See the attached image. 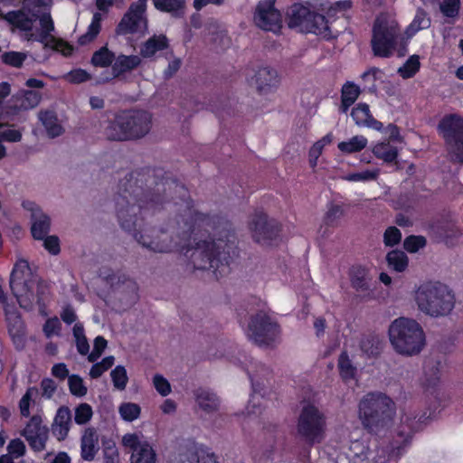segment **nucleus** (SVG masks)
<instances>
[{
  "label": "nucleus",
  "mask_w": 463,
  "mask_h": 463,
  "mask_svg": "<svg viewBox=\"0 0 463 463\" xmlns=\"http://www.w3.org/2000/svg\"><path fill=\"white\" fill-rule=\"evenodd\" d=\"M115 200L120 227L144 248L185 256L192 251L194 269L212 270L217 279L230 272L239 254L232 223L195 210L186 187L162 169L128 173Z\"/></svg>",
  "instance_id": "obj_1"
},
{
  "label": "nucleus",
  "mask_w": 463,
  "mask_h": 463,
  "mask_svg": "<svg viewBox=\"0 0 463 463\" xmlns=\"http://www.w3.org/2000/svg\"><path fill=\"white\" fill-rule=\"evenodd\" d=\"M395 414V403L381 392H367L358 403V417L364 430L377 434L388 426Z\"/></svg>",
  "instance_id": "obj_2"
},
{
  "label": "nucleus",
  "mask_w": 463,
  "mask_h": 463,
  "mask_svg": "<svg viewBox=\"0 0 463 463\" xmlns=\"http://www.w3.org/2000/svg\"><path fill=\"white\" fill-rule=\"evenodd\" d=\"M389 339L398 354L407 356L420 354L426 344L421 326L416 320L403 317L390 325Z\"/></svg>",
  "instance_id": "obj_3"
},
{
  "label": "nucleus",
  "mask_w": 463,
  "mask_h": 463,
  "mask_svg": "<svg viewBox=\"0 0 463 463\" xmlns=\"http://www.w3.org/2000/svg\"><path fill=\"white\" fill-rule=\"evenodd\" d=\"M420 310L431 317L446 316L455 305L451 290L440 282H426L416 292Z\"/></svg>",
  "instance_id": "obj_4"
},
{
  "label": "nucleus",
  "mask_w": 463,
  "mask_h": 463,
  "mask_svg": "<svg viewBox=\"0 0 463 463\" xmlns=\"http://www.w3.org/2000/svg\"><path fill=\"white\" fill-rule=\"evenodd\" d=\"M400 32L401 28L394 18L384 13L377 15L372 29L371 47L373 55L381 58L391 57Z\"/></svg>",
  "instance_id": "obj_5"
},
{
  "label": "nucleus",
  "mask_w": 463,
  "mask_h": 463,
  "mask_svg": "<svg viewBox=\"0 0 463 463\" xmlns=\"http://www.w3.org/2000/svg\"><path fill=\"white\" fill-rule=\"evenodd\" d=\"M326 418L314 404L304 405L297 422L298 436L307 446L320 444L326 438Z\"/></svg>",
  "instance_id": "obj_6"
},
{
  "label": "nucleus",
  "mask_w": 463,
  "mask_h": 463,
  "mask_svg": "<svg viewBox=\"0 0 463 463\" xmlns=\"http://www.w3.org/2000/svg\"><path fill=\"white\" fill-rule=\"evenodd\" d=\"M438 131L453 161L463 165V118L455 113L445 115L438 124Z\"/></svg>",
  "instance_id": "obj_7"
},
{
  "label": "nucleus",
  "mask_w": 463,
  "mask_h": 463,
  "mask_svg": "<svg viewBox=\"0 0 463 463\" xmlns=\"http://www.w3.org/2000/svg\"><path fill=\"white\" fill-rule=\"evenodd\" d=\"M279 325L263 311L250 317L248 325V336L259 346H269L279 334Z\"/></svg>",
  "instance_id": "obj_8"
},
{
  "label": "nucleus",
  "mask_w": 463,
  "mask_h": 463,
  "mask_svg": "<svg viewBox=\"0 0 463 463\" xmlns=\"http://www.w3.org/2000/svg\"><path fill=\"white\" fill-rule=\"evenodd\" d=\"M249 229L255 242L270 246L279 239L281 225L275 219L269 218L267 213L256 212L249 223Z\"/></svg>",
  "instance_id": "obj_9"
},
{
  "label": "nucleus",
  "mask_w": 463,
  "mask_h": 463,
  "mask_svg": "<svg viewBox=\"0 0 463 463\" xmlns=\"http://www.w3.org/2000/svg\"><path fill=\"white\" fill-rule=\"evenodd\" d=\"M276 0H260L253 14L257 27L263 31L277 33L282 27L280 12L275 6Z\"/></svg>",
  "instance_id": "obj_10"
},
{
  "label": "nucleus",
  "mask_w": 463,
  "mask_h": 463,
  "mask_svg": "<svg viewBox=\"0 0 463 463\" xmlns=\"http://www.w3.org/2000/svg\"><path fill=\"white\" fill-rule=\"evenodd\" d=\"M22 436L24 437L33 451L41 452L45 449L49 438V429L43 425L40 415H33L23 430Z\"/></svg>",
  "instance_id": "obj_11"
},
{
  "label": "nucleus",
  "mask_w": 463,
  "mask_h": 463,
  "mask_svg": "<svg viewBox=\"0 0 463 463\" xmlns=\"http://www.w3.org/2000/svg\"><path fill=\"white\" fill-rule=\"evenodd\" d=\"M23 207L32 212L31 233L34 240L42 241L48 235L51 228L50 217L43 213L33 202L24 201Z\"/></svg>",
  "instance_id": "obj_12"
},
{
  "label": "nucleus",
  "mask_w": 463,
  "mask_h": 463,
  "mask_svg": "<svg viewBox=\"0 0 463 463\" xmlns=\"http://www.w3.org/2000/svg\"><path fill=\"white\" fill-rule=\"evenodd\" d=\"M128 125L126 110L119 111L112 118L107 120L104 134L110 141L132 140L131 132L128 131Z\"/></svg>",
  "instance_id": "obj_13"
},
{
  "label": "nucleus",
  "mask_w": 463,
  "mask_h": 463,
  "mask_svg": "<svg viewBox=\"0 0 463 463\" xmlns=\"http://www.w3.org/2000/svg\"><path fill=\"white\" fill-rule=\"evenodd\" d=\"M132 140L144 137L151 129L152 116L146 110H126Z\"/></svg>",
  "instance_id": "obj_14"
},
{
  "label": "nucleus",
  "mask_w": 463,
  "mask_h": 463,
  "mask_svg": "<svg viewBox=\"0 0 463 463\" xmlns=\"http://www.w3.org/2000/svg\"><path fill=\"white\" fill-rule=\"evenodd\" d=\"M252 81L260 94H267L277 90L279 77L276 70L266 66L258 69Z\"/></svg>",
  "instance_id": "obj_15"
},
{
  "label": "nucleus",
  "mask_w": 463,
  "mask_h": 463,
  "mask_svg": "<svg viewBox=\"0 0 463 463\" xmlns=\"http://www.w3.org/2000/svg\"><path fill=\"white\" fill-rule=\"evenodd\" d=\"M247 374L250 381L252 389V393L246 407L247 416L249 419L253 417L260 418L263 414V411L265 409V405L262 402L264 401V394L261 393L263 384L255 379V376L249 371H247Z\"/></svg>",
  "instance_id": "obj_16"
},
{
  "label": "nucleus",
  "mask_w": 463,
  "mask_h": 463,
  "mask_svg": "<svg viewBox=\"0 0 463 463\" xmlns=\"http://www.w3.org/2000/svg\"><path fill=\"white\" fill-rule=\"evenodd\" d=\"M350 116L355 125L359 127H367L378 131L383 127L382 122L373 117L369 105L364 102L356 104V106L352 109Z\"/></svg>",
  "instance_id": "obj_17"
},
{
  "label": "nucleus",
  "mask_w": 463,
  "mask_h": 463,
  "mask_svg": "<svg viewBox=\"0 0 463 463\" xmlns=\"http://www.w3.org/2000/svg\"><path fill=\"white\" fill-rule=\"evenodd\" d=\"M349 279L351 286L356 291H366L369 289V281L371 279L369 269L361 264L352 265L349 269Z\"/></svg>",
  "instance_id": "obj_18"
},
{
  "label": "nucleus",
  "mask_w": 463,
  "mask_h": 463,
  "mask_svg": "<svg viewBox=\"0 0 463 463\" xmlns=\"http://www.w3.org/2000/svg\"><path fill=\"white\" fill-rule=\"evenodd\" d=\"M304 30L307 33L322 36L326 40H329L333 37L326 17L324 14L316 12L311 13Z\"/></svg>",
  "instance_id": "obj_19"
},
{
  "label": "nucleus",
  "mask_w": 463,
  "mask_h": 463,
  "mask_svg": "<svg viewBox=\"0 0 463 463\" xmlns=\"http://www.w3.org/2000/svg\"><path fill=\"white\" fill-rule=\"evenodd\" d=\"M195 402L200 409L206 413H213L219 410L220 399L212 391L204 388H198L194 392Z\"/></svg>",
  "instance_id": "obj_20"
},
{
  "label": "nucleus",
  "mask_w": 463,
  "mask_h": 463,
  "mask_svg": "<svg viewBox=\"0 0 463 463\" xmlns=\"http://www.w3.org/2000/svg\"><path fill=\"white\" fill-rule=\"evenodd\" d=\"M140 64L141 59L137 55L119 54L118 57L115 56L112 72L115 77H119L126 72L137 69Z\"/></svg>",
  "instance_id": "obj_21"
},
{
  "label": "nucleus",
  "mask_w": 463,
  "mask_h": 463,
  "mask_svg": "<svg viewBox=\"0 0 463 463\" xmlns=\"http://www.w3.org/2000/svg\"><path fill=\"white\" fill-rule=\"evenodd\" d=\"M3 17L9 24L21 31L30 32L33 29L34 19L23 10L9 11Z\"/></svg>",
  "instance_id": "obj_22"
},
{
  "label": "nucleus",
  "mask_w": 463,
  "mask_h": 463,
  "mask_svg": "<svg viewBox=\"0 0 463 463\" xmlns=\"http://www.w3.org/2000/svg\"><path fill=\"white\" fill-rule=\"evenodd\" d=\"M168 46V39L165 35H154L144 43L141 46L140 53L144 58H150L157 52L167 49Z\"/></svg>",
  "instance_id": "obj_23"
},
{
  "label": "nucleus",
  "mask_w": 463,
  "mask_h": 463,
  "mask_svg": "<svg viewBox=\"0 0 463 463\" xmlns=\"http://www.w3.org/2000/svg\"><path fill=\"white\" fill-rule=\"evenodd\" d=\"M99 276L110 285L111 288H118L120 284L128 283V287L131 288L132 291L137 293V283L131 280L125 274L118 275L113 270L107 268H101L99 270Z\"/></svg>",
  "instance_id": "obj_24"
},
{
  "label": "nucleus",
  "mask_w": 463,
  "mask_h": 463,
  "mask_svg": "<svg viewBox=\"0 0 463 463\" xmlns=\"http://www.w3.org/2000/svg\"><path fill=\"white\" fill-rule=\"evenodd\" d=\"M39 119L45 128L48 137L54 138L62 135L64 129L58 122V118L53 111H41Z\"/></svg>",
  "instance_id": "obj_25"
},
{
  "label": "nucleus",
  "mask_w": 463,
  "mask_h": 463,
  "mask_svg": "<svg viewBox=\"0 0 463 463\" xmlns=\"http://www.w3.org/2000/svg\"><path fill=\"white\" fill-rule=\"evenodd\" d=\"M102 14L96 12L92 15L91 22L88 26L87 32L78 38V43L80 46L87 45L93 42L101 31Z\"/></svg>",
  "instance_id": "obj_26"
},
{
  "label": "nucleus",
  "mask_w": 463,
  "mask_h": 463,
  "mask_svg": "<svg viewBox=\"0 0 463 463\" xmlns=\"http://www.w3.org/2000/svg\"><path fill=\"white\" fill-rule=\"evenodd\" d=\"M141 20L137 15L127 11L116 27V33L118 35L136 33Z\"/></svg>",
  "instance_id": "obj_27"
},
{
  "label": "nucleus",
  "mask_w": 463,
  "mask_h": 463,
  "mask_svg": "<svg viewBox=\"0 0 463 463\" xmlns=\"http://www.w3.org/2000/svg\"><path fill=\"white\" fill-rule=\"evenodd\" d=\"M312 11L303 5H295L291 9L288 19L290 28L302 27L305 29Z\"/></svg>",
  "instance_id": "obj_28"
},
{
  "label": "nucleus",
  "mask_w": 463,
  "mask_h": 463,
  "mask_svg": "<svg viewBox=\"0 0 463 463\" xmlns=\"http://www.w3.org/2000/svg\"><path fill=\"white\" fill-rule=\"evenodd\" d=\"M373 154L376 158L391 164L397 160L399 151L397 147L392 146L390 142H381L373 147Z\"/></svg>",
  "instance_id": "obj_29"
},
{
  "label": "nucleus",
  "mask_w": 463,
  "mask_h": 463,
  "mask_svg": "<svg viewBox=\"0 0 463 463\" xmlns=\"http://www.w3.org/2000/svg\"><path fill=\"white\" fill-rule=\"evenodd\" d=\"M155 8L178 17L185 7V0H152Z\"/></svg>",
  "instance_id": "obj_30"
},
{
  "label": "nucleus",
  "mask_w": 463,
  "mask_h": 463,
  "mask_svg": "<svg viewBox=\"0 0 463 463\" xmlns=\"http://www.w3.org/2000/svg\"><path fill=\"white\" fill-rule=\"evenodd\" d=\"M360 348L368 357H377L383 350V342L375 335H364L361 339Z\"/></svg>",
  "instance_id": "obj_31"
},
{
  "label": "nucleus",
  "mask_w": 463,
  "mask_h": 463,
  "mask_svg": "<svg viewBox=\"0 0 463 463\" xmlns=\"http://www.w3.org/2000/svg\"><path fill=\"white\" fill-rule=\"evenodd\" d=\"M339 375L343 382L348 383L351 380H354L356 375L357 369L353 364L352 361L350 360L348 354L344 351L340 354L338 357V364H337Z\"/></svg>",
  "instance_id": "obj_32"
},
{
  "label": "nucleus",
  "mask_w": 463,
  "mask_h": 463,
  "mask_svg": "<svg viewBox=\"0 0 463 463\" xmlns=\"http://www.w3.org/2000/svg\"><path fill=\"white\" fill-rule=\"evenodd\" d=\"M156 451L147 441H143L142 447L132 451L130 457V463H156Z\"/></svg>",
  "instance_id": "obj_33"
},
{
  "label": "nucleus",
  "mask_w": 463,
  "mask_h": 463,
  "mask_svg": "<svg viewBox=\"0 0 463 463\" xmlns=\"http://www.w3.org/2000/svg\"><path fill=\"white\" fill-rule=\"evenodd\" d=\"M98 438L96 434L90 430L85 433L81 439V458L84 460L91 461L94 459L97 453L96 443Z\"/></svg>",
  "instance_id": "obj_34"
},
{
  "label": "nucleus",
  "mask_w": 463,
  "mask_h": 463,
  "mask_svg": "<svg viewBox=\"0 0 463 463\" xmlns=\"http://www.w3.org/2000/svg\"><path fill=\"white\" fill-rule=\"evenodd\" d=\"M115 53L107 45L93 52L90 62L94 67L107 68L113 65Z\"/></svg>",
  "instance_id": "obj_35"
},
{
  "label": "nucleus",
  "mask_w": 463,
  "mask_h": 463,
  "mask_svg": "<svg viewBox=\"0 0 463 463\" xmlns=\"http://www.w3.org/2000/svg\"><path fill=\"white\" fill-rule=\"evenodd\" d=\"M386 261L390 269L403 272L409 264L408 256L402 250H394L387 253Z\"/></svg>",
  "instance_id": "obj_36"
},
{
  "label": "nucleus",
  "mask_w": 463,
  "mask_h": 463,
  "mask_svg": "<svg viewBox=\"0 0 463 463\" xmlns=\"http://www.w3.org/2000/svg\"><path fill=\"white\" fill-rule=\"evenodd\" d=\"M367 142L364 136H354L348 141L339 142L337 147L344 154H353L362 151L367 146Z\"/></svg>",
  "instance_id": "obj_37"
},
{
  "label": "nucleus",
  "mask_w": 463,
  "mask_h": 463,
  "mask_svg": "<svg viewBox=\"0 0 463 463\" xmlns=\"http://www.w3.org/2000/svg\"><path fill=\"white\" fill-rule=\"evenodd\" d=\"M404 428L405 427L402 425L401 427H399V430L397 431V435L399 438L402 439V442L401 444L393 447L392 449V453L394 454L396 458H400L402 456V454L405 451V449L411 444V441L412 439L414 432L413 429L409 425H406L407 430H405Z\"/></svg>",
  "instance_id": "obj_38"
},
{
  "label": "nucleus",
  "mask_w": 463,
  "mask_h": 463,
  "mask_svg": "<svg viewBox=\"0 0 463 463\" xmlns=\"http://www.w3.org/2000/svg\"><path fill=\"white\" fill-rule=\"evenodd\" d=\"M420 69V56L411 55L402 67L398 69L399 75L404 79L414 77Z\"/></svg>",
  "instance_id": "obj_39"
},
{
  "label": "nucleus",
  "mask_w": 463,
  "mask_h": 463,
  "mask_svg": "<svg viewBox=\"0 0 463 463\" xmlns=\"http://www.w3.org/2000/svg\"><path fill=\"white\" fill-rule=\"evenodd\" d=\"M5 321L9 332L21 333L24 329V324L20 312L16 309L5 310Z\"/></svg>",
  "instance_id": "obj_40"
},
{
  "label": "nucleus",
  "mask_w": 463,
  "mask_h": 463,
  "mask_svg": "<svg viewBox=\"0 0 463 463\" xmlns=\"http://www.w3.org/2000/svg\"><path fill=\"white\" fill-rule=\"evenodd\" d=\"M362 90L354 81H345L341 88V99L354 104Z\"/></svg>",
  "instance_id": "obj_41"
},
{
  "label": "nucleus",
  "mask_w": 463,
  "mask_h": 463,
  "mask_svg": "<svg viewBox=\"0 0 463 463\" xmlns=\"http://www.w3.org/2000/svg\"><path fill=\"white\" fill-rule=\"evenodd\" d=\"M121 418L126 421L137 420L141 412L140 406L133 402H123L118 409Z\"/></svg>",
  "instance_id": "obj_42"
},
{
  "label": "nucleus",
  "mask_w": 463,
  "mask_h": 463,
  "mask_svg": "<svg viewBox=\"0 0 463 463\" xmlns=\"http://www.w3.org/2000/svg\"><path fill=\"white\" fill-rule=\"evenodd\" d=\"M113 385L116 389L123 391L126 389L128 377L127 370L122 365H117L110 373Z\"/></svg>",
  "instance_id": "obj_43"
},
{
  "label": "nucleus",
  "mask_w": 463,
  "mask_h": 463,
  "mask_svg": "<svg viewBox=\"0 0 463 463\" xmlns=\"http://www.w3.org/2000/svg\"><path fill=\"white\" fill-rule=\"evenodd\" d=\"M68 386L71 393L76 397H83L87 394L88 389L82 378L78 374L69 376Z\"/></svg>",
  "instance_id": "obj_44"
},
{
  "label": "nucleus",
  "mask_w": 463,
  "mask_h": 463,
  "mask_svg": "<svg viewBox=\"0 0 463 463\" xmlns=\"http://www.w3.org/2000/svg\"><path fill=\"white\" fill-rule=\"evenodd\" d=\"M27 55L20 52H5L2 54L1 60L3 63L12 66L14 68H21L26 59Z\"/></svg>",
  "instance_id": "obj_45"
},
{
  "label": "nucleus",
  "mask_w": 463,
  "mask_h": 463,
  "mask_svg": "<svg viewBox=\"0 0 463 463\" xmlns=\"http://www.w3.org/2000/svg\"><path fill=\"white\" fill-rule=\"evenodd\" d=\"M39 22L41 25V33L39 41L43 43L49 37L51 38V33L54 31V24L52 18L50 14L45 13L43 14L39 17Z\"/></svg>",
  "instance_id": "obj_46"
},
{
  "label": "nucleus",
  "mask_w": 463,
  "mask_h": 463,
  "mask_svg": "<svg viewBox=\"0 0 463 463\" xmlns=\"http://www.w3.org/2000/svg\"><path fill=\"white\" fill-rule=\"evenodd\" d=\"M427 241L421 235H410L403 242L404 249L410 253H415L426 246Z\"/></svg>",
  "instance_id": "obj_47"
},
{
  "label": "nucleus",
  "mask_w": 463,
  "mask_h": 463,
  "mask_svg": "<svg viewBox=\"0 0 463 463\" xmlns=\"http://www.w3.org/2000/svg\"><path fill=\"white\" fill-rule=\"evenodd\" d=\"M93 415L92 408L88 403H80L75 409L74 420L79 425L89 422Z\"/></svg>",
  "instance_id": "obj_48"
},
{
  "label": "nucleus",
  "mask_w": 463,
  "mask_h": 463,
  "mask_svg": "<svg viewBox=\"0 0 463 463\" xmlns=\"http://www.w3.org/2000/svg\"><path fill=\"white\" fill-rule=\"evenodd\" d=\"M37 393L38 390L35 387H29L22 396L19 401V410L22 417L28 418L30 416L31 402L33 400V396Z\"/></svg>",
  "instance_id": "obj_49"
},
{
  "label": "nucleus",
  "mask_w": 463,
  "mask_h": 463,
  "mask_svg": "<svg viewBox=\"0 0 463 463\" xmlns=\"http://www.w3.org/2000/svg\"><path fill=\"white\" fill-rule=\"evenodd\" d=\"M460 0H443L439 5L442 14L448 18H455L458 15Z\"/></svg>",
  "instance_id": "obj_50"
},
{
  "label": "nucleus",
  "mask_w": 463,
  "mask_h": 463,
  "mask_svg": "<svg viewBox=\"0 0 463 463\" xmlns=\"http://www.w3.org/2000/svg\"><path fill=\"white\" fill-rule=\"evenodd\" d=\"M344 215L341 205L331 204L324 217V223L326 226H335L337 221Z\"/></svg>",
  "instance_id": "obj_51"
},
{
  "label": "nucleus",
  "mask_w": 463,
  "mask_h": 463,
  "mask_svg": "<svg viewBox=\"0 0 463 463\" xmlns=\"http://www.w3.org/2000/svg\"><path fill=\"white\" fill-rule=\"evenodd\" d=\"M402 240V232L395 226L388 227L383 234V242L388 247H393L400 243Z\"/></svg>",
  "instance_id": "obj_52"
},
{
  "label": "nucleus",
  "mask_w": 463,
  "mask_h": 463,
  "mask_svg": "<svg viewBox=\"0 0 463 463\" xmlns=\"http://www.w3.org/2000/svg\"><path fill=\"white\" fill-rule=\"evenodd\" d=\"M61 329V324L57 317L48 318L43 327L46 337L50 338L54 335H59Z\"/></svg>",
  "instance_id": "obj_53"
},
{
  "label": "nucleus",
  "mask_w": 463,
  "mask_h": 463,
  "mask_svg": "<svg viewBox=\"0 0 463 463\" xmlns=\"http://www.w3.org/2000/svg\"><path fill=\"white\" fill-rule=\"evenodd\" d=\"M90 78L91 75L83 69L71 70L66 76L67 80L73 84L86 82L90 80Z\"/></svg>",
  "instance_id": "obj_54"
},
{
  "label": "nucleus",
  "mask_w": 463,
  "mask_h": 463,
  "mask_svg": "<svg viewBox=\"0 0 463 463\" xmlns=\"http://www.w3.org/2000/svg\"><path fill=\"white\" fill-rule=\"evenodd\" d=\"M41 100L40 94L35 90H24V99L21 106L24 109H33L36 107Z\"/></svg>",
  "instance_id": "obj_55"
},
{
  "label": "nucleus",
  "mask_w": 463,
  "mask_h": 463,
  "mask_svg": "<svg viewBox=\"0 0 463 463\" xmlns=\"http://www.w3.org/2000/svg\"><path fill=\"white\" fill-rule=\"evenodd\" d=\"M44 249L52 255H58L61 251L60 240L56 235H47L43 239Z\"/></svg>",
  "instance_id": "obj_56"
},
{
  "label": "nucleus",
  "mask_w": 463,
  "mask_h": 463,
  "mask_svg": "<svg viewBox=\"0 0 463 463\" xmlns=\"http://www.w3.org/2000/svg\"><path fill=\"white\" fill-rule=\"evenodd\" d=\"M378 175H379L378 170H365L363 172L351 174L348 176V180L354 181V182L371 181V180H376Z\"/></svg>",
  "instance_id": "obj_57"
},
{
  "label": "nucleus",
  "mask_w": 463,
  "mask_h": 463,
  "mask_svg": "<svg viewBox=\"0 0 463 463\" xmlns=\"http://www.w3.org/2000/svg\"><path fill=\"white\" fill-rule=\"evenodd\" d=\"M153 383L156 390L162 396H167L171 392L169 382L162 375L156 374L153 378Z\"/></svg>",
  "instance_id": "obj_58"
},
{
  "label": "nucleus",
  "mask_w": 463,
  "mask_h": 463,
  "mask_svg": "<svg viewBox=\"0 0 463 463\" xmlns=\"http://www.w3.org/2000/svg\"><path fill=\"white\" fill-rule=\"evenodd\" d=\"M71 421V413L68 407H61L58 409L54 418L53 424L61 426H69Z\"/></svg>",
  "instance_id": "obj_59"
},
{
  "label": "nucleus",
  "mask_w": 463,
  "mask_h": 463,
  "mask_svg": "<svg viewBox=\"0 0 463 463\" xmlns=\"http://www.w3.org/2000/svg\"><path fill=\"white\" fill-rule=\"evenodd\" d=\"M7 449L9 454L16 458L23 457L26 450L24 443L19 439H12L8 444Z\"/></svg>",
  "instance_id": "obj_60"
},
{
  "label": "nucleus",
  "mask_w": 463,
  "mask_h": 463,
  "mask_svg": "<svg viewBox=\"0 0 463 463\" xmlns=\"http://www.w3.org/2000/svg\"><path fill=\"white\" fill-rule=\"evenodd\" d=\"M381 72L380 69L376 67H372L365 71L362 75L361 78L364 82H369L371 85L369 87L370 91H375L376 85L375 81L377 80V74Z\"/></svg>",
  "instance_id": "obj_61"
},
{
  "label": "nucleus",
  "mask_w": 463,
  "mask_h": 463,
  "mask_svg": "<svg viewBox=\"0 0 463 463\" xmlns=\"http://www.w3.org/2000/svg\"><path fill=\"white\" fill-rule=\"evenodd\" d=\"M412 23L415 24L418 29H426L430 27V20L427 16V13L421 9L419 8L416 12V14L412 20Z\"/></svg>",
  "instance_id": "obj_62"
},
{
  "label": "nucleus",
  "mask_w": 463,
  "mask_h": 463,
  "mask_svg": "<svg viewBox=\"0 0 463 463\" xmlns=\"http://www.w3.org/2000/svg\"><path fill=\"white\" fill-rule=\"evenodd\" d=\"M41 388L43 390V395L50 399L53 396L57 385L52 379L44 378L41 382Z\"/></svg>",
  "instance_id": "obj_63"
},
{
  "label": "nucleus",
  "mask_w": 463,
  "mask_h": 463,
  "mask_svg": "<svg viewBox=\"0 0 463 463\" xmlns=\"http://www.w3.org/2000/svg\"><path fill=\"white\" fill-rule=\"evenodd\" d=\"M122 443L126 448H129L131 451H135L139 447H142L143 442H141L138 437L136 434H126L123 436Z\"/></svg>",
  "instance_id": "obj_64"
}]
</instances>
